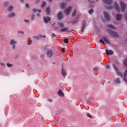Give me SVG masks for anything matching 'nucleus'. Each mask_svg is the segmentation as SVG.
Segmentation results:
<instances>
[{"label": "nucleus", "mask_w": 127, "mask_h": 127, "mask_svg": "<svg viewBox=\"0 0 127 127\" xmlns=\"http://www.w3.org/2000/svg\"><path fill=\"white\" fill-rule=\"evenodd\" d=\"M45 37H46V36L45 35L43 36L42 35H39L37 36H34V38H35V39H36L37 40H39V39H41V38H45Z\"/></svg>", "instance_id": "nucleus-9"}, {"label": "nucleus", "mask_w": 127, "mask_h": 127, "mask_svg": "<svg viewBox=\"0 0 127 127\" xmlns=\"http://www.w3.org/2000/svg\"><path fill=\"white\" fill-rule=\"evenodd\" d=\"M0 65H1V66H4V63H0Z\"/></svg>", "instance_id": "nucleus-53"}, {"label": "nucleus", "mask_w": 127, "mask_h": 127, "mask_svg": "<svg viewBox=\"0 0 127 127\" xmlns=\"http://www.w3.org/2000/svg\"><path fill=\"white\" fill-rule=\"evenodd\" d=\"M58 25L61 28H64V23L59 22Z\"/></svg>", "instance_id": "nucleus-24"}, {"label": "nucleus", "mask_w": 127, "mask_h": 127, "mask_svg": "<svg viewBox=\"0 0 127 127\" xmlns=\"http://www.w3.org/2000/svg\"><path fill=\"white\" fill-rule=\"evenodd\" d=\"M66 1H70L71 0H65Z\"/></svg>", "instance_id": "nucleus-60"}, {"label": "nucleus", "mask_w": 127, "mask_h": 127, "mask_svg": "<svg viewBox=\"0 0 127 127\" xmlns=\"http://www.w3.org/2000/svg\"><path fill=\"white\" fill-rule=\"evenodd\" d=\"M18 33H22V34H24V32L22 31H18Z\"/></svg>", "instance_id": "nucleus-45"}, {"label": "nucleus", "mask_w": 127, "mask_h": 127, "mask_svg": "<svg viewBox=\"0 0 127 127\" xmlns=\"http://www.w3.org/2000/svg\"><path fill=\"white\" fill-rule=\"evenodd\" d=\"M14 16H15V13L14 12H12L7 15V17H9V18H11V17H14Z\"/></svg>", "instance_id": "nucleus-19"}, {"label": "nucleus", "mask_w": 127, "mask_h": 127, "mask_svg": "<svg viewBox=\"0 0 127 127\" xmlns=\"http://www.w3.org/2000/svg\"><path fill=\"white\" fill-rule=\"evenodd\" d=\"M104 14L105 19L108 21H110V20H111V17H110V15H109V13L105 11L104 12Z\"/></svg>", "instance_id": "nucleus-5"}, {"label": "nucleus", "mask_w": 127, "mask_h": 127, "mask_svg": "<svg viewBox=\"0 0 127 127\" xmlns=\"http://www.w3.org/2000/svg\"><path fill=\"white\" fill-rule=\"evenodd\" d=\"M47 55L48 57H49L50 58L52 57V56H53V52H52V50H49L47 52Z\"/></svg>", "instance_id": "nucleus-11"}, {"label": "nucleus", "mask_w": 127, "mask_h": 127, "mask_svg": "<svg viewBox=\"0 0 127 127\" xmlns=\"http://www.w3.org/2000/svg\"><path fill=\"white\" fill-rule=\"evenodd\" d=\"M78 17H77L74 20H73V21H71V22L67 21V23H69V24L71 23V24H76V23H78V21H79L78 20Z\"/></svg>", "instance_id": "nucleus-12"}, {"label": "nucleus", "mask_w": 127, "mask_h": 127, "mask_svg": "<svg viewBox=\"0 0 127 127\" xmlns=\"http://www.w3.org/2000/svg\"><path fill=\"white\" fill-rule=\"evenodd\" d=\"M99 70V68L97 67H95L93 68V71H98Z\"/></svg>", "instance_id": "nucleus-42"}, {"label": "nucleus", "mask_w": 127, "mask_h": 127, "mask_svg": "<svg viewBox=\"0 0 127 127\" xmlns=\"http://www.w3.org/2000/svg\"><path fill=\"white\" fill-rule=\"evenodd\" d=\"M103 39L104 41H105V42H106V43H108V44H110V41L108 39V38H107L106 36H104L103 37Z\"/></svg>", "instance_id": "nucleus-22"}, {"label": "nucleus", "mask_w": 127, "mask_h": 127, "mask_svg": "<svg viewBox=\"0 0 127 127\" xmlns=\"http://www.w3.org/2000/svg\"><path fill=\"white\" fill-rule=\"evenodd\" d=\"M112 9V6H109L108 7V9Z\"/></svg>", "instance_id": "nucleus-58"}, {"label": "nucleus", "mask_w": 127, "mask_h": 127, "mask_svg": "<svg viewBox=\"0 0 127 127\" xmlns=\"http://www.w3.org/2000/svg\"><path fill=\"white\" fill-rule=\"evenodd\" d=\"M44 21L45 22V23H49V21H51V17H48V16H47V17H44Z\"/></svg>", "instance_id": "nucleus-8"}, {"label": "nucleus", "mask_w": 127, "mask_h": 127, "mask_svg": "<svg viewBox=\"0 0 127 127\" xmlns=\"http://www.w3.org/2000/svg\"><path fill=\"white\" fill-rule=\"evenodd\" d=\"M114 5L115 6L116 10L118 12H121V9L120 8V6H119V4L118 2H115L114 3Z\"/></svg>", "instance_id": "nucleus-10"}, {"label": "nucleus", "mask_w": 127, "mask_h": 127, "mask_svg": "<svg viewBox=\"0 0 127 127\" xmlns=\"http://www.w3.org/2000/svg\"><path fill=\"white\" fill-rule=\"evenodd\" d=\"M26 8H29V4L26 3Z\"/></svg>", "instance_id": "nucleus-46"}, {"label": "nucleus", "mask_w": 127, "mask_h": 127, "mask_svg": "<svg viewBox=\"0 0 127 127\" xmlns=\"http://www.w3.org/2000/svg\"><path fill=\"white\" fill-rule=\"evenodd\" d=\"M15 44H17V42L13 39L11 40L10 42V45H15Z\"/></svg>", "instance_id": "nucleus-21"}, {"label": "nucleus", "mask_w": 127, "mask_h": 127, "mask_svg": "<svg viewBox=\"0 0 127 127\" xmlns=\"http://www.w3.org/2000/svg\"><path fill=\"white\" fill-rule=\"evenodd\" d=\"M76 13H77V10H76V9H74L71 15V16H75V15H76Z\"/></svg>", "instance_id": "nucleus-30"}, {"label": "nucleus", "mask_w": 127, "mask_h": 127, "mask_svg": "<svg viewBox=\"0 0 127 127\" xmlns=\"http://www.w3.org/2000/svg\"><path fill=\"white\" fill-rule=\"evenodd\" d=\"M108 27H109V28H111V29H116V27L113 25L109 24L108 25Z\"/></svg>", "instance_id": "nucleus-27"}, {"label": "nucleus", "mask_w": 127, "mask_h": 127, "mask_svg": "<svg viewBox=\"0 0 127 127\" xmlns=\"http://www.w3.org/2000/svg\"><path fill=\"white\" fill-rule=\"evenodd\" d=\"M50 2H52L53 0H48Z\"/></svg>", "instance_id": "nucleus-59"}, {"label": "nucleus", "mask_w": 127, "mask_h": 127, "mask_svg": "<svg viewBox=\"0 0 127 127\" xmlns=\"http://www.w3.org/2000/svg\"><path fill=\"white\" fill-rule=\"evenodd\" d=\"M120 4L121 5V10L124 12L126 10L127 8V5L123 1H120Z\"/></svg>", "instance_id": "nucleus-4"}, {"label": "nucleus", "mask_w": 127, "mask_h": 127, "mask_svg": "<svg viewBox=\"0 0 127 127\" xmlns=\"http://www.w3.org/2000/svg\"><path fill=\"white\" fill-rule=\"evenodd\" d=\"M12 49L14 50L15 49V45H12Z\"/></svg>", "instance_id": "nucleus-51"}, {"label": "nucleus", "mask_w": 127, "mask_h": 127, "mask_svg": "<svg viewBox=\"0 0 127 127\" xmlns=\"http://www.w3.org/2000/svg\"><path fill=\"white\" fill-rule=\"evenodd\" d=\"M62 52L63 53H64V52H65V51H66V49H65V48H63L62 49V50H61Z\"/></svg>", "instance_id": "nucleus-39"}, {"label": "nucleus", "mask_w": 127, "mask_h": 127, "mask_svg": "<svg viewBox=\"0 0 127 127\" xmlns=\"http://www.w3.org/2000/svg\"><path fill=\"white\" fill-rule=\"evenodd\" d=\"M87 116L88 118H90V119H93V117L92 116V115H91L88 113H87Z\"/></svg>", "instance_id": "nucleus-36"}, {"label": "nucleus", "mask_w": 127, "mask_h": 127, "mask_svg": "<svg viewBox=\"0 0 127 127\" xmlns=\"http://www.w3.org/2000/svg\"><path fill=\"white\" fill-rule=\"evenodd\" d=\"M115 63H116V64H119V62L118 61H116Z\"/></svg>", "instance_id": "nucleus-56"}, {"label": "nucleus", "mask_w": 127, "mask_h": 127, "mask_svg": "<svg viewBox=\"0 0 127 127\" xmlns=\"http://www.w3.org/2000/svg\"><path fill=\"white\" fill-rule=\"evenodd\" d=\"M32 11H33V12H34V13H36V12H37V9H36L35 8H33L32 9Z\"/></svg>", "instance_id": "nucleus-40"}, {"label": "nucleus", "mask_w": 127, "mask_h": 127, "mask_svg": "<svg viewBox=\"0 0 127 127\" xmlns=\"http://www.w3.org/2000/svg\"><path fill=\"white\" fill-rule=\"evenodd\" d=\"M20 1H21V2H24V0H20Z\"/></svg>", "instance_id": "nucleus-55"}, {"label": "nucleus", "mask_w": 127, "mask_h": 127, "mask_svg": "<svg viewBox=\"0 0 127 127\" xmlns=\"http://www.w3.org/2000/svg\"><path fill=\"white\" fill-rule=\"evenodd\" d=\"M8 4H9V3H8V2L7 1H5V2H4L3 5L4 6H7Z\"/></svg>", "instance_id": "nucleus-35"}, {"label": "nucleus", "mask_w": 127, "mask_h": 127, "mask_svg": "<svg viewBox=\"0 0 127 127\" xmlns=\"http://www.w3.org/2000/svg\"><path fill=\"white\" fill-rule=\"evenodd\" d=\"M40 2V0H36L35 1H34V3H38L39 2Z\"/></svg>", "instance_id": "nucleus-43"}, {"label": "nucleus", "mask_w": 127, "mask_h": 127, "mask_svg": "<svg viewBox=\"0 0 127 127\" xmlns=\"http://www.w3.org/2000/svg\"><path fill=\"white\" fill-rule=\"evenodd\" d=\"M102 1L106 4H112L113 3V0H102Z\"/></svg>", "instance_id": "nucleus-13"}, {"label": "nucleus", "mask_w": 127, "mask_h": 127, "mask_svg": "<svg viewBox=\"0 0 127 127\" xmlns=\"http://www.w3.org/2000/svg\"><path fill=\"white\" fill-rule=\"evenodd\" d=\"M58 94L59 96H60V97H64V93H63V92H62V90H61V89L59 90Z\"/></svg>", "instance_id": "nucleus-18"}, {"label": "nucleus", "mask_w": 127, "mask_h": 127, "mask_svg": "<svg viewBox=\"0 0 127 127\" xmlns=\"http://www.w3.org/2000/svg\"><path fill=\"white\" fill-rule=\"evenodd\" d=\"M64 43H66V44H68V43H69V39H64Z\"/></svg>", "instance_id": "nucleus-34"}, {"label": "nucleus", "mask_w": 127, "mask_h": 127, "mask_svg": "<svg viewBox=\"0 0 127 127\" xmlns=\"http://www.w3.org/2000/svg\"><path fill=\"white\" fill-rule=\"evenodd\" d=\"M24 21L25 22H26V23H29V21L28 20L25 19Z\"/></svg>", "instance_id": "nucleus-49"}, {"label": "nucleus", "mask_w": 127, "mask_h": 127, "mask_svg": "<svg viewBox=\"0 0 127 127\" xmlns=\"http://www.w3.org/2000/svg\"><path fill=\"white\" fill-rule=\"evenodd\" d=\"M62 74L64 78L66 77V75H67V72H66V70L64 69L63 64L62 65Z\"/></svg>", "instance_id": "nucleus-7"}, {"label": "nucleus", "mask_w": 127, "mask_h": 127, "mask_svg": "<svg viewBox=\"0 0 127 127\" xmlns=\"http://www.w3.org/2000/svg\"><path fill=\"white\" fill-rule=\"evenodd\" d=\"M113 66L114 69H115L116 71L117 74L118 76H120V77H122V78H124V75H123V74H122V72L121 71H119V69H118L117 66H116V64H113Z\"/></svg>", "instance_id": "nucleus-2"}, {"label": "nucleus", "mask_w": 127, "mask_h": 127, "mask_svg": "<svg viewBox=\"0 0 127 127\" xmlns=\"http://www.w3.org/2000/svg\"><path fill=\"white\" fill-rule=\"evenodd\" d=\"M57 17L59 20H61V19H63V18H64V15H63L62 11L59 12L57 14Z\"/></svg>", "instance_id": "nucleus-6"}, {"label": "nucleus", "mask_w": 127, "mask_h": 127, "mask_svg": "<svg viewBox=\"0 0 127 127\" xmlns=\"http://www.w3.org/2000/svg\"><path fill=\"white\" fill-rule=\"evenodd\" d=\"M106 67L107 69H110V68L111 67L110 64H107Z\"/></svg>", "instance_id": "nucleus-44"}, {"label": "nucleus", "mask_w": 127, "mask_h": 127, "mask_svg": "<svg viewBox=\"0 0 127 127\" xmlns=\"http://www.w3.org/2000/svg\"><path fill=\"white\" fill-rule=\"evenodd\" d=\"M61 6L62 8H65L66 7V3L65 2H62L61 4Z\"/></svg>", "instance_id": "nucleus-26"}, {"label": "nucleus", "mask_w": 127, "mask_h": 127, "mask_svg": "<svg viewBox=\"0 0 127 127\" xmlns=\"http://www.w3.org/2000/svg\"><path fill=\"white\" fill-rule=\"evenodd\" d=\"M95 4H96V3L95 1L91 2L89 4V8H92L95 6Z\"/></svg>", "instance_id": "nucleus-17"}, {"label": "nucleus", "mask_w": 127, "mask_h": 127, "mask_svg": "<svg viewBox=\"0 0 127 127\" xmlns=\"http://www.w3.org/2000/svg\"><path fill=\"white\" fill-rule=\"evenodd\" d=\"M61 32H65V31H66V32H71L72 31H73V30L70 31V30H68V28H64V29H62L60 30Z\"/></svg>", "instance_id": "nucleus-15"}, {"label": "nucleus", "mask_w": 127, "mask_h": 127, "mask_svg": "<svg viewBox=\"0 0 127 127\" xmlns=\"http://www.w3.org/2000/svg\"><path fill=\"white\" fill-rule=\"evenodd\" d=\"M115 83H117V84H121V80H120L119 78H117L115 80Z\"/></svg>", "instance_id": "nucleus-29"}, {"label": "nucleus", "mask_w": 127, "mask_h": 127, "mask_svg": "<svg viewBox=\"0 0 127 127\" xmlns=\"http://www.w3.org/2000/svg\"><path fill=\"white\" fill-rule=\"evenodd\" d=\"M72 10V7L69 6L67 8V9H65V11L67 12V14H69L70 12H71V11Z\"/></svg>", "instance_id": "nucleus-20"}, {"label": "nucleus", "mask_w": 127, "mask_h": 127, "mask_svg": "<svg viewBox=\"0 0 127 127\" xmlns=\"http://www.w3.org/2000/svg\"><path fill=\"white\" fill-rule=\"evenodd\" d=\"M89 2H91V0H88Z\"/></svg>", "instance_id": "nucleus-62"}, {"label": "nucleus", "mask_w": 127, "mask_h": 127, "mask_svg": "<svg viewBox=\"0 0 127 127\" xmlns=\"http://www.w3.org/2000/svg\"><path fill=\"white\" fill-rule=\"evenodd\" d=\"M52 26H54V25H55V24H52Z\"/></svg>", "instance_id": "nucleus-61"}, {"label": "nucleus", "mask_w": 127, "mask_h": 127, "mask_svg": "<svg viewBox=\"0 0 127 127\" xmlns=\"http://www.w3.org/2000/svg\"><path fill=\"white\" fill-rule=\"evenodd\" d=\"M116 19L117 20H121V19H122V15L120 14H117L116 15Z\"/></svg>", "instance_id": "nucleus-23"}, {"label": "nucleus", "mask_w": 127, "mask_h": 127, "mask_svg": "<svg viewBox=\"0 0 127 127\" xmlns=\"http://www.w3.org/2000/svg\"><path fill=\"white\" fill-rule=\"evenodd\" d=\"M47 4V3H46V2L45 1H43L42 2V4L41 5V8L43 9L44 8V7H45V5H46Z\"/></svg>", "instance_id": "nucleus-25"}, {"label": "nucleus", "mask_w": 127, "mask_h": 127, "mask_svg": "<svg viewBox=\"0 0 127 127\" xmlns=\"http://www.w3.org/2000/svg\"><path fill=\"white\" fill-rule=\"evenodd\" d=\"M37 16H40V13H37Z\"/></svg>", "instance_id": "nucleus-54"}, {"label": "nucleus", "mask_w": 127, "mask_h": 127, "mask_svg": "<svg viewBox=\"0 0 127 127\" xmlns=\"http://www.w3.org/2000/svg\"><path fill=\"white\" fill-rule=\"evenodd\" d=\"M106 53L107 55H114V51L111 50H109L106 49Z\"/></svg>", "instance_id": "nucleus-14"}, {"label": "nucleus", "mask_w": 127, "mask_h": 127, "mask_svg": "<svg viewBox=\"0 0 127 127\" xmlns=\"http://www.w3.org/2000/svg\"><path fill=\"white\" fill-rule=\"evenodd\" d=\"M81 25H82V27L81 28V31L83 33L85 31V28H86L87 26V23L86 22L85 20H83L82 22Z\"/></svg>", "instance_id": "nucleus-3"}, {"label": "nucleus", "mask_w": 127, "mask_h": 127, "mask_svg": "<svg viewBox=\"0 0 127 127\" xmlns=\"http://www.w3.org/2000/svg\"><path fill=\"white\" fill-rule=\"evenodd\" d=\"M99 42L100 43H102L103 44V45H105V44H106V43H105V42L104 41V40L103 39H101L100 40H99Z\"/></svg>", "instance_id": "nucleus-32"}, {"label": "nucleus", "mask_w": 127, "mask_h": 127, "mask_svg": "<svg viewBox=\"0 0 127 127\" xmlns=\"http://www.w3.org/2000/svg\"><path fill=\"white\" fill-rule=\"evenodd\" d=\"M52 37H55V36H56V35L55 34V33H53L52 34Z\"/></svg>", "instance_id": "nucleus-48"}, {"label": "nucleus", "mask_w": 127, "mask_h": 127, "mask_svg": "<svg viewBox=\"0 0 127 127\" xmlns=\"http://www.w3.org/2000/svg\"><path fill=\"white\" fill-rule=\"evenodd\" d=\"M54 29H55V30H58V29H59L58 28V27L55 26V27H54Z\"/></svg>", "instance_id": "nucleus-50"}, {"label": "nucleus", "mask_w": 127, "mask_h": 127, "mask_svg": "<svg viewBox=\"0 0 127 127\" xmlns=\"http://www.w3.org/2000/svg\"><path fill=\"white\" fill-rule=\"evenodd\" d=\"M48 102H50V103H52V102H53L52 99H48Z\"/></svg>", "instance_id": "nucleus-52"}, {"label": "nucleus", "mask_w": 127, "mask_h": 127, "mask_svg": "<svg viewBox=\"0 0 127 127\" xmlns=\"http://www.w3.org/2000/svg\"><path fill=\"white\" fill-rule=\"evenodd\" d=\"M46 12L47 15H49L51 13V10L50 9V7H48L46 9Z\"/></svg>", "instance_id": "nucleus-16"}, {"label": "nucleus", "mask_w": 127, "mask_h": 127, "mask_svg": "<svg viewBox=\"0 0 127 127\" xmlns=\"http://www.w3.org/2000/svg\"><path fill=\"white\" fill-rule=\"evenodd\" d=\"M38 12L40 13V12H41V9H39V10H38Z\"/></svg>", "instance_id": "nucleus-57"}, {"label": "nucleus", "mask_w": 127, "mask_h": 127, "mask_svg": "<svg viewBox=\"0 0 127 127\" xmlns=\"http://www.w3.org/2000/svg\"><path fill=\"white\" fill-rule=\"evenodd\" d=\"M47 45H46V46H45V48H44V50H45V51H46V50H48V48H47Z\"/></svg>", "instance_id": "nucleus-47"}, {"label": "nucleus", "mask_w": 127, "mask_h": 127, "mask_svg": "<svg viewBox=\"0 0 127 127\" xmlns=\"http://www.w3.org/2000/svg\"><path fill=\"white\" fill-rule=\"evenodd\" d=\"M6 65H7V67H8V68H10V67H12V66H13V64H9V63H7Z\"/></svg>", "instance_id": "nucleus-33"}, {"label": "nucleus", "mask_w": 127, "mask_h": 127, "mask_svg": "<svg viewBox=\"0 0 127 127\" xmlns=\"http://www.w3.org/2000/svg\"><path fill=\"white\" fill-rule=\"evenodd\" d=\"M93 12H94V9H91L88 11V13L89 14H92Z\"/></svg>", "instance_id": "nucleus-31"}, {"label": "nucleus", "mask_w": 127, "mask_h": 127, "mask_svg": "<svg viewBox=\"0 0 127 127\" xmlns=\"http://www.w3.org/2000/svg\"><path fill=\"white\" fill-rule=\"evenodd\" d=\"M7 10H8V11H11L13 10V6L11 5L9 6Z\"/></svg>", "instance_id": "nucleus-28"}, {"label": "nucleus", "mask_w": 127, "mask_h": 127, "mask_svg": "<svg viewBox=\"0 0 127 127\" xmlns=\"http://www.w3.org/2000/svg\"><path fill=\"white\" fill-rule=\"evenodd\" d=\"M28 45H30L31 44V43H30V44H28Z\"/></svg>", "instance_id": "nucleus-64"}, {"label": "nucleus", "mask_w": 127, "mask_h": 127, "mask_svg": "<svg viewBox=\"0 0 127 127\" xmlns=\"http://www.w3.org/2000/svg\"><path fill=\"white\" fill-rule=\"evenodd\" d=\"M107 31H108L110 35H111V36H113V37L118 38L119 36V34L118 33L112 30L108 29Z\"/></svg>", "instance_id": "nucleus-1"}, {"label": "nucleus", "mask_w": 127, "mask_h": 127, "mask_svg": "<svg viewBox=\"0 0 127 127\" xmlns=\"http://www.w3.org/2000/svg\"><path fill=\"white\" fill-rule=\"evenodd\" d=\"M124 65H126L127 66V59H125L124 61Z\"/></svg>", "instance_id": "nucleus-38"}, {"label": "nucleus", "mask_w": 127, "mask_h": 127, "mask_svg": "<svg viewBox=\"0 0 127 127\" xmlns=\"http://www.w3.org/2000/svg\"><path fill=\"white\" fill-rule=\"evenodd\" d=\"M111 83V81H108V84H110Z\"/></svg>", "instance_id": "nucleus-63"}, {"label": "nucleus", "mask_w": 127, "mask_h": 127, "mask_svg": "<svg viewBox=\"0 0 127 127\" xmlns=\"http://www.w3.org/2000/svg\"><path fill=\"white\" fill-rule=\"evenodd\" d=\"M34 17H35L34 14H32V16L31 17V20H34Z\"/></svg>", "instance_id": "nucleus-37"}, {"label": "nucleus", "mask_w": 127, "mask_h": 127, "mask_svg": "<svg viewBox=\"0 0 127 127\" xmlns=\"http://www.w3.org/2000/svg\"><path fill=\"white\" fill-rule=\"evenodd\" d=\"M87 103L88 104V105H90L91 104V99H88L87 100Z\"/></svg>", "instance_id": "nucleus-41"}]
</instances>
